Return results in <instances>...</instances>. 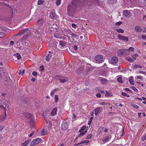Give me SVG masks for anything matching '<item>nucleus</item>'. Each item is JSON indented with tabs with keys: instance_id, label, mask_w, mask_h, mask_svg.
Segmentation results:
<instances>
[{
	"instance_id": "obj_25",
	"label": "nucleus",
	"mask_w": 146,
	"mask_h": 146,
	"mask_svg": "<svg viewBox=\"0 0 146 146\" xmlns=\"http://www.w3.org/2000/svg\"><path fill=\"white\" fill-rule=\"evenodd\" d=\"M89 142V140H84V141H82V142H80L79 143H78V144L77 145H79L81 144H84V143H88Z\"/></svg>"
},
{
	"instance_id": "obj_17",
	"label": "nucleus",
	"mask_w": 146,
	"mask_h": 146,
	"mask_svg": "<svg viewBox=\"0 0 146 146\" xmlns=\"http://www.w3.org/2000/svg\"><path fill=\"white\" fill-rule=\"evenodd\" d=\"M100 82L104 85H105L108 83V81L105 78H102L101 79Z\"/></svg>"
},
{
	"instance_id": "obj_20",
	"label": "nucleus",
	"mask_w": 146,
	"mask_h": 146,
	"mask_svg": "<svg viewBox=\"0 0 146 146\" xmlns=\"http://www.w3.org/2000/svg\"><path fill=\"white\" fill-rule=\"evenodd\" d=\"M31 141V139H28L24 143H22V146H26L27 145H28V144Z\"/></svg>"
},
{
	"instance_id": "obj_8",
	"label": "nucleus",
	"mask_w": 146,
	"mask_h": 146,
	"mask_svg": "<svg viewBox=\"0 0 146 146\" xmlns=\"http://www.w3.org/2000/svg\"><path fill=\"white\" fill-rule=\"evenodd\" d=\"M102 109L100 107H98L94 110L95 114L96 115L100 113L102 111Z\"/></svg>"
},
{
	"instance_id": "obj_51",
	"label": "nucleus",
	"mask_w": 146,
	"mask_h": 146,
	"mask_svg": "<svg viewBox=\"0 0 146 146\" xmlns=\"http://www.w3.org/2000/svg\"><path fill=\"white\" fill-rule=\"evenodd\" d=\"M14 43V42L13 41H11L10 42V45L12 46Z\"/></svg>"
},
{
	"instance_id": "obj_36",
	"label": "nucleus",
	"mask_w": 146,
	"mask_h": 146,
	"mask_svg": "<svg viewBox=\"0 0 146 146\" xmlns=\"http://www.w3.org/2000/svg\"><path fill=\"white\" fill-rule=\"evenodd\" d=\"M146 139V133L144 134L141 137V140L143 141Z\"/></svg>"
},
{
	"instance_id": "obj_52",
	"label": "nucleus",
	"mask_w": 146,
	"mask_h": 146,
	"mask_svg": "<svg viewBox=\"0 0 146 146\" xmlns=\"http://www.w3.org/2000/svg\"><path fill=\"white\" fill-rule=\"evenodd\" d=\"M121 95L124 96H126V94L124 92H122L121 93Z\"/></svg>"
},
{
	"instance_id": "obj_39",
	"label": "nucleus",
	"mask_w": 146,
	"mask_h": 146,
	"mask_svg": "<svg viewBox=\"0 0 146 146\" xmlns=\"http://www.w3.org/2000/svg\"><path fill=\"white\" fill-rule=\"evenodd\" d=\"M131 105L133 107L135 108L136 109H138L139 108V106L135 104H131Z\"/></svg>"
},
{
	"instance_id": "obj_57",
	"label": "nucleus",
	"mask_w": 146,
	"mask_h": 146,
	"mask_svg": "<svg viewBox=\"0 0 146 146\" xmlns=\"http://www.w3.org/2000/svg\"><path fill=\"white\" fill-rule=\"evenodd\" d=\"M31 80L33 82H34L35 81V78H32L31 79Z\"/></svg>"
},
{
	"instance_id": "obj_40",
	"label": "nucleus",
	"mask_w": 146,
	"mask_h": 146,
	"mask_svg": "<svg viewBox=\"0 0 146 146\" xmlns=\"http://www.w3.org/2000/svg\"><path fill=\"white\" fill-rule=\"evenodd\" d=\"M61 0H57L56 2V5L57 6L59 5L61 3Z\"/></svg>"
},
{
	"instance_id": "obj_53",
	"label": "nucleus",
	"mask_w": 146,
	"mask_h": 146,
	"mask_svg": "<svg viewBox=\"0 0 146 146\" xmlns=\"http://www.w3.org/2000/svg\"><path fill=\"white\" fill-rule=\"evenodd\" d=\"M52 125V124L50 122L49 123V125L48 126V127L49 128H51Z\"/></svg>"
},
{
	"instance_id": "obj_32",
	"label": "nucleus",
	"mask_w": 146,
	"mask_h": 146,
	"mask_svg": "<svg viewBox=\"0 0 146 146\" xmlns=\"http://www.w3.org/2000/svg\"><path fill=\"white\" fill-rule=\"evenodd\" d=\"M54 36L56 38H62L61 35H58L57 33H56L54 35Z\"/></svg>"
},
{
	"instance_id": "obj_49",
	"label": "nucleus",
	"mask_w": 146,
	"mask_h": 146,
	"mask_svg": "<svg viewBox=\"0 0 146 146\" xmlns=\"http://www.w3.org/2000/svg\"><path fill=\"white\" fill-rule=\"evenodd\" d=\"M111 2L113 3H115L116 2L117 0H110Z\"/></svg>"
},
{
	"instance_id": "obj_26",
	"label": "nucleus",
	"mask_w": 146,
	"mask_h": 146,
	"mask_svg": "<svg viewBox=\"0 0 146 146\" xmlns=\"http://www.w3.org/2000/svg\"><path fill=\"white\" fill-rule=\"evenodd\" d=\"M47 133V132L46 130L43 129L41 132V134L42 135H44Z\"/></svg>"
},
{
	"instance_id": "obj_4",
	"label": "nucleus",
	"mask_w": 146,
	"mask_h": 146,
	"mask_svg": "<svg viewBox=\"0 0 146 146\" xmlns=\"http://www.w3.org/2000/svg\"><path fill=\"white\" fill-rule=\"evenodd\" d=\"M118 61V59L116 56H113L111 58L110 61H109V62L111 64L115 65L117 63Z\"/></svg>"
},
{
	"instance_id": "obj_63",
	"label": "nucleus",
	"mask_w": 146,
	"mask_h": 146,
	"mask_svg": "<svg viewBox=\"0 0 146 146\" xmlns=\"http://www.w3.org/2000/svg\"><path fill=\"white\" fill-rule=\"evenodd\" d=\"M108 130L107 128H105L104 129V131L105 132H106L108 131Z\"/></svg>"
},
{
	"instance_id": "obj_42",
	"label": "nucleus",
	"mask_w": 146,
	"mask_h": 146,
	"mask_svg": "<svg viewBox=\"0 0 146 146\" xmlns=\"http://www.w3.org/2000/svg\"><path fill=\"white\" fill-rule=\"evenodd\" d=\"M134 68H141L142 67L141 66L139 65H137L136 64L134 66Z\"/></svg>"
},
{
	"instance_id": "obj_30",
	"label": "nucleus",
	"mask_w": 146,
	"mask_h": 146,
	"mask_svg": "<svg viewBox=\"0 0 146 146\" xmlns=\"http://www.w3.org/2000/svg\"><path fill=\"white\" fill-rule=\"evenodd\" d=\"M15 56L17 58V59L18 60H19L21 58L20 55L18 53L15 54Z\"/></svg>"
},
{
	"instance_id": "obj_9",
	"label": "nucleus",
	"mask_w": 146,
	"mask_h": 146,
	"mask_svg": "<svg viewBox=\"0 0 146 146\" xmlns=\"http://www.w3.org/2000/svg\"><path fill=\"white\" fill-rule=\"evenodd\" d=\"M125 50V54H129L134 51V48L133 47H130L128 49Z\"/></svg>"
},
{
	"instance_id": "obj_34",
	"label": "nucleus",
	"mask_w": 146,
	"mask_h": 146,
	"mask_svg": "<svg viewBox=\"0 0 146 146\" xmlns=\"http://www.w3.org/2000/svg\"><path fill=\"white\" fill-rule=\"evenodd\" d=\"M44 1L42 0H38L37 2V4L38 5L42 4L44 3Z\"/></svg>"
},
{
	"instance_id": "obj_3",
	"label": "nucleus",
	"mask_w": 146,
	"mask_h": 146,
	"mask_svg": "<svg viewBox=\"0 0 146 146\" xmlns=\"http://www.w3.org/2000/svg\"><path fill=\"white\" fill-rule=\"evenodd\" d=\"M103 59V58L101 55H98L95 57V60L96 63H100L102 61Z\"/></svg>"
},
{
	"instance_id": "obj_35",
	"label": "nucleus",
	"mask_w": 146,
	"mask_h": 146,
	"mask_svg": "<svg viewBox=\"0 0 146 146\" xmlns=\"http://www.w3.org/2000/svg\"><path fill=\"white\" fill-rule=\"evenodd\" d=\"M116 31L119 33H123L124 32V31L123 30L121 29H116Z\"/></svg>"
},
{
	"instance_id": "obj_54",
	"label": "nucleus",
	"mask_w": 146,
	"mask_h": 146,
	"mask_svg": "<svg viewBox=\"0 0 146 146\" xmlns=\"http://www.w3.org/2000/svg\"><path fill=\"white\" fill-rule=\"evenodd\" d=\"M142 37L143 39L146 40V36L143 35L142 36Z\"/></svg>"
},
{
	"instance_id": "obj_38",
	"label": "nucleus",
	"mask_w": 146,
	"mask_h": 146,
	"mask_svg": "<svg viewBox=\"0 0 146 146\" xmlns=\"http://www.w3.org/2000/svg\"><path fill=\"white\" fill-rule=\"evenodd\" d=\"M143 77L142 76H137L135 77V79H142Z\"/></svg>"
},
{
	"instance_id": "obj_48",
	"label": "nucleus",
	"mask_w": 146,
	"mask_h": 146,
	"mask_svg": "<svg viewBox=\"0 0 146 146\" xmlns=\"http://www.w3.org/2000/svg\"><path fill=\"white\" fill-rule=\"evenodd\" d=\"M72 27L76 29V25L75 24H72Z\"/></svg>"
},
{
	"instance_id": "obj_7",
	"label": "nucleus",
	"mask_w": 146,
	"mask_h": 146,
	"mask_svg": "<svg viewBox=\"0 0 146 146\" xmlns=\"http://www.w3.org/2000/svg\"><path fill=\"white\" fill-rule=\"evenodd\" d=\"M27 116L28 118L31 121V122H34L35 121V118L33 115L31 114H27Z\"/></svg>"
},
{
	"instance_id": "obj_50",
	"label": "nucleus",
	"mask_w": 146,
	"mask_h": 146,
	"mask_svg": "<svg viewBox=\"0 0 146 146\" xmlns=\"http://www.w3.org/2000/svg\"><path fill=\"white\" fill-rule=\"evenodd\" d=\"M32 74L34 76H36L37 74V73L36 72H33L32 73Z\"/></svg>"
},
{
	"instance_id": "obj_64",
	"label": "nucleus",
	"mask_w": 146,
	"mask_h": 146,
	"mask_svg": "<svg viewBox=\"0 0 146 146\" xmlns=\"http://www.w3.org/2000/svg\"><path fill=\"white\" fill-rule=\"evenodd\" d=\"M25 72V70H23L22 72V75H23L24 73Z\"/></svg>"
},
{
	"instance_id": "obj_16",
	"label": "nucleus",
	"mask_w": 146,
	"mask_h": 146,
	"mask_svg": "<svg viewBox=\"0 0 146 146\" xmlns=\"http://www.w3.org/2000/svg\"><path fill=\"white\" fill-rule=\"evenodd\" d=\"M44 20L42 19H39L37 21V25L38 26H41L43 24Z\"/></svg>"
},
{
	"instance_id": "obj_29",
	"label": "nucleus",
	"mask_w": 146,
	"mask_h": 146,
	"mask_svg": "<svg viewBox=\"0 0 146 146\" xmlns=\"http://www.w3.org/2000/svg\"><path fill=\"white\" fill-rule=\"evenodd\" d=\"M117 80L119 83H122L123 82L122 78L121 77H118L117 79Z\"/></svg>"
},
{
	"instance_id": "obj_45",
	"label": "nucleus",
	"mask_w": 146,
	"mask_h": 146,
	"mask_svg": "<svg viewBox=\"0 0 146 146\" xmlns=\"http://www.w3.org/2000/svg\"><path fill=\"white\" fill-rule=\"evenodd\" d=\"M5 35V34L1 32H0V38L3 37Z\"/></svg>"
},
{
	"instance_id": "obj_6",
	"label": "nucleus",
	"mask_w": 146,
	"mask_h": 146,
	"mask_svg": "<svg viewBox=\"0 0 146 146\" xmlns=\"http://www.w3.org/2000/svg\"><path fill=\"white\" fill-rule=\"evenodd\" d=\"M25 32H26V33H30V32L28 30V29L27 28H26L25 29H24L21 30L20 32H19L16 35L17 36L18 35H21L22 34L24 33Z\"/></svg>"
},
{
	"instance_id": "obj_15",
	"label": "nucleus",
	"mask_w": 146,
	"mask_h": 146,
	"mask_svg": "<svg viewBox=\"0 0 146 146\" xmlns=\"http://www.w3.org/2000/svg\"><path fill=\"white\" fill-rule=\"evenodd\" d=\"M56 77L58 80H60L61 83H64L67 81L66 79L62 78L61 77L59 76H56Z\"/></svg>"
},
{
	"instance_id": "obj_62",
	"label": "nucleus",
	"mask_w": 146,
	"mask_h": 146,
	"mask_svg": "<svg viewBox=\"0 0 146 146\" xmlns=\"http://www.w3.org/2000/svg\"><path fill=\"white\" fill-rule=\"evenodd\" d=\"M136 82L137 83H138L139 84H141V83L140 82L139 80H137Z\"/></svg>"
},
{
	"instance_id": "obj_43",
	"label": "nucleus",
	"mask_w": 146,
	"mask_h": 146,
	"mask_svg": "<svg viewBox=\"0 0 146 146\" xmlns=\"http://www.w3.org/2000/svg\"><path fill=\"white\" fill-rule=\"evenodd\" d=\"M74 49L75 50L74 52L75 53H76L77 52V47L75 45L73 47Z\"/></svg>"
},
{
	"instance_id": "obj_24",
	"label": "nucleus",
	"mask_w": 146,
	"mask_h": 146,
	"mask_svg": "<svg viewBox=\"0 0 146 146\" xmlns=\"http://www.w3.org/2000/svg\"><path fill=\"white\" fill-rule=\"evenodd\" d=\"M56 15L55 14L54 12H51L50 14V17L52 19H53Z\"/></svg>"
},
{
	"instance_id": "obj_1",
	"label": "nucleus",
	"mask_w": 146,
	"mask_h": 146,
	"mask_svg": "<svg viewBox=\"0 0 146 146\" xmlns=\"http://www.w3.org/2000/svg\"><path fill=\"white\" fill-rule=\"evenodd\" d=\"M42 140L41 139L38 138L33 140L31 142L30 146H33L38 144Z\"/></svg>"
},
{
	"instance_id": "obj_44",
	"label": "nucleus",
	"mask_w": 146,
	"mask_h": 146,
	"mask_svg": "<svg viewBox=\"0 0 146 146\" xmlns=\"http://www.w3.org/2000/svg\"><path fill=\"white\" fill-rule=\"evenodd\" d=\"M92 135L91 134H90L88 135L86 139H89L92 138Z\"/></svg>"
},
{
	"instance_id": "obj_33",
	"label": "nucleus",
	"mask_w": 146,
	"mask_h": 146,
	"mask_svg": "<svg viewBox=\"0 0 146 146\" xmlns=\"http://www.w3.org/2000/svg\"><path fill=\"white\" fill-rule=\"evenodd\" d=\"M126 59L128 61L131 62H133V61L132 59L130 57H126Z\"/></svg>"
},
{
	"instance_id": "obj_19",
	"label": "nucleus",
	"mask_w": 146,
	"mask_h": 146,
	"mask_svg": "<svg viewBox=\"0 0 146 146\" xmlns=\"http://www.w3.org/2000/svg\"><path fill=\"white\" fill-rule=\"evenodd\" d=\"M57 109L56 108H54L51 112V115L52 116H55L57 114Z\"/></svg>"
},
{
	"instance_id": "obj_46",
	"label": "nucleus",
	"mask_w": 146,
	"mask_h": 146,
	"mask_svg": "<svg viewBox=\"0 0 146 146\" xmlns=\"http://www.w3.org/2000/svg\"><path fill=\"white\" fill-rule=\"evenodd\" d=\"M96 96L98 98H100L101 97V94L99 93H98L96 94Z\"/></svg>"
},
{
	"instance_id": "obj_56",
	"label": "nucleus",
	"mask_w": 146,
	"mask_h": 146,
	"mask_svg": "<svg viewBox=\"0 0 146 146\" xmlns=\"http://www.w3.org/2000/svg\"><path fill=\"white\" fill-rule=\"evenodd\" d=\"M139 72L140 73H142V74H145V72H144V71H139Z\"/></svg>"
},
{
	"instance_id": "obj_27",
	"label": "nucleus",
	"mask_w": 146,
	"mask_h": 146,
	"mask_svg": "<svg viewBox=\"0 0 146 146\" xmlns=\"http://www.w3.org/2000/svg\"><path fill=\"white\" fill-rule=\"evenodd\" d=\"M67 32L70 35H71L73 37H75L76 36V35L71 33V31H70V30H68Z\"/></svg>"
},
{
	"instance_id": "obj_18",
	"label": "nucleus",
	"mask_w": 146,
	"mask_h": 146,
	"mask_svg": "<svg viewBox=\"0 0 146 146\" xmlns=\"http://www.w3.org/2000/svg\"><path fill=\"white\" fill-rule=\"evenodd\" d=\"M49 54H48L46 57V61H48L49 60V59L52 56V53L51 51L49 52Z\"/></svg>"
},
{
	"instance_id": "obj_55",
	"label": "nucleus",
	"mask_w": 146,
	"mask_h": 146,
	"mask_svg": "<svg viewBox=\"0 0 146 146\" xmlns=\"http://www.w3.org/2000/svg\"><path fill=\"white\" fill-rule=\"evenodd\" d=\"M34 132H34V131H33L32 133H31L30 134V135H29V137H31L33 136V135L34 134Z\"/></svg>"
},
{
	"instance_id": "obj_21",
	"label": "nucleus",
	"mask_w": 146,
	"mask_h": 146,
	"mask_svg": "<svg viewBox=\"0 0 146 146\" xmlns=\"http://www.w3.org/2000/svg\"><path fill=\"white\" fill-rule=\"evenodd\" d=\"M135 30L138 32H140L141 31L142 29L139 26H136L135 28Z\"/></svg>"
},
{
	"instance_id": "obj_2",
	"label": "nucleus",
	"mask_w": 146,
	"mask_h": 146,
	"mask_svg": "<svg viewBox=\"0 0 146 146\" xmlns=\"http://www.w3.org/2000/svg\"><path fill=\"white\" fill-rule=\"evenodd\" d=\"M86 127V125H83L81 129L79 130V131L80 133L78 135V137L83 136L87 133V131L86 130L83 131L85 129Z\"/></svg>"
},
{
	"instance_id": "obj_58",
	"label": "nucleus",
	"mask_w": 146,
	"mask_h": 146,
	"mask_svg": "<svg viewBox=\"0 0 146 146\" xmlns=\"http://www.w3.org/2000/svg\"><path fill=\"white\" fill-rule=\"evenodd\" d=\"M3 126H0V131L2 130L3 128Z\"/></svg>"
},
{
	"instance_id": "obj_12",
	"label": "nucleus",
	"mask_w": 146,
	"mask_h": 146,
	"mask_svg": "<svg viewBox=\"0 0 146 146\" xmlns=\"http://www.w3.org/2000/svg\"><path fill=\"white\" fill-rule=\"evenodd\" d=\"M123 15L127 17H131L132 14L128 11L126 10L124 11L123 12Z\"/></svg>"
},
{
	"instance_id": "obj_60",
	"label": "nucleus",
	"mask_w": 146,
	"mask_h": 146,
	"mask_svg": "<svg viewBox=\"0 0 146 146\" xmlns=\"http://www.w3.org/2000/svg\"><path fill=\"white\" fill-rule=\"evenodd\" d=\"M100 92L102 94H104L105 93V91H103L100 90Z\"/></svg>"
},
{
	"instance_id": "obj_5",
	"label": "nucleus",
	"mask_w": 146,
	"mask_h": 146,
	"mask_svg": "<svg viewBox=\"0 0 146 146\" xmlns=\"http://www.w3.org/2000/svg\"><path fill=\"white\" fill-rule=\"evenodd\" d=\"M69 124L65 121L63 122L62 124V128L64 130L66 129L68 127Z\"/></svg>"
},
{
	"instance_id": "obj_23",
	"label": "nucleus",
	"mask_w": 146,
	"mask_h": 146,
	"mask_svg": "<svg viewBox=\"0 0 146 146\" xmlns=\"http://www.w3.org/2000/svg\"><path fill=\"white\" fill-rule=\"evenodd\" d=\"M129 82L130 83L132 84H134L133 79V77H130L129 78Z\"/></svg>"
},
{
	"instance_id": "obj_28",
	"label": "nucleus",
	"mask_w": 146,
	"mask_h": 146,
	"mask_svg": "<svg viewBox=\"0 0 146 146\" xmlns=\"http://www.w3.org/2000/svg\"><path fill=\"white\" fill-rule=\"evenodd\" d=\"M58 88H56L54 90H53L52 92H51L50 93V95L52 96H53L54 94V93L58 90Z\"/></svg>"
},
{
	"instance_id": "obj_37",
	"label": "nucleus",
	"mask_w": 146,
	"mask_h": 146,
	"mask_svg": "<svg viewBox=\"0 0 146 146\" xmlns=\"http://www.w3.org/2000/svg\"><path fill=\"white\" fill-rule=\"evenodd\" d=\"M55 100V102L57 103L58 100V95H56L54 97Z\"/></svg>"
},
{
	"instance_id": "obj_10",
	"label": "nucleus",
	"mask_w": 146,
	"mask_h": 146,
	"mask_svg": "<svg viewBox=\"0 0 146 146\" xmlns=\"http://www.w3.org/2000/svg\"><path fill=\"white\" fill-rule=\"evenodd\" d=\"M109 141V139L108 138V137L106 136L104 137L102 139V141L103 142H102V141L101 140L99 142V143H100L101 144H102L104 143H106Z\"/></svg>"
},
{
	"instance_id": "obj_14",
	"label": "nucleus",
	"mask_w": 146,
	"mask_h": 146,
	"mask_svg": "<svg viewBox=\"0 0 146 146\" xmlns=\"http://www.w3.org/2000/svg\"><path fill=\"white\" fill-rule=\"evenodd\" d=\"M66 46L65 42L62 41L60 42L58 47L60 48H64Z\"/></svg>"
},
{
	"instance_id": "obj_31",
	"label": "nucleus",
	"mask_w": 146,
	"mask_h": 146,
	"mask_svg": "<svg viewBox=\"0 0 146 146\" xmlns=\"http://www.w3.org/2000/svg\"><path fill=\"white\" fill-rule=\"evenodd\" d=\"M133 58L134 60H136V58L138 56V55L137 54H135L131 56Z\"/></svg>"
},
{
	"instance_id": "obj_13",
	"label": "nucleus",
	"mask_w": 146,
	"mask_h": 146,
	"mask_svg": "<svg viewBox=\"0 0 146 146\" xmlns=\"http://www.w3.org/2000/svg\"><path fill=\"white\" fill-rule=\"evenodd\" d=\"M117 54L118 55L121 56L122 55H126L125 54V50H120L118 51Z\"/></svg>"
},
{
	"instance_id": "obj_41",
	"label": "nucleus",
	"mask_w": 146,
	"mask_h": 146,
	"mask_svg": "<svg viewBox=\"0 0 146 146\" xmlns=\"http://www.w3.org/2000/svg\"><path fill=\"white\" fill-rule=\"evenodd\" d=\"M132 89L134 91L136 92H138V90L136 88L134 87H131Z\"/></svg>"
},
{
	"instance_id": "obj_22",
	"label": "nucleus",
	"mask_w": 146,
	"mask_h": 146,
	"mask_svg": "<svg viewBox=\"0 0 146 146\" xmlns=\"http://www.w3.org/2000/svg\"><path fill=\"white\" fill-rule=\"evenodd\" d=\"M105 96H106L107 97H111L112 96V94L110 92L106 91Z\"/></svg>"
},
{
	"instance_id": "obj_61",
	"label": "nucleus",
	"mask_w": 146,
	"mask_h": 146,
	"mask_svg": "<svg viewBox=\"0 0 146 146\" xmlns=\"http://www.w3.org/2000/svg\"><path fill=\"white\" fill-rule=\"evenodd\" d=\"M125 91H128L129 90V88H126L125 89Z\"/></svg>"
},
{
	"instance_id": "obj_59",
	"label": "nucleus",
	"mask_w": 146,
	"mask_h": 146,
	"mask_svg": "<svg viewBox=\"0 0 146 146\" xmlns=\"http://www.w3.org/2000/svg\"><path fill=\"white\" fill-rule=\"evenodd\" d=\"M100 104L101 105H103L105 104V103L104 102H102L100 103Z\"/></svg>"
},
{
	"instance_id": "obj_11",
	"label": "nucleus",
	"mask_w": 146,
	"mask_h": 146,
	"mask_svg": "<svg viewBox=\"0 0 146 146\" xmlns=\"http://www.w3.org/2000/svg\"><path fill=\"white\" fill-rule=\"evenodd\" d=\"M117 37L119 39L123 41H128V38L127 37L123 36L120 35H118Z\"/></svg>"
},
{
	"instance_id": "obj_47",
	"label": "nucleus",
	"mask_w": 146,
	"mask_h": 146,
	"mask_svg": "<svg viewBox=\"0 0 146 146\" xmlns=\"http://www.w3.org/2000/svg\"><path fill=\"white\" fill-rule=\"evenodd\" d=\"M122 23V22H119L116 23V25L117 26H119Z\"/></svg>"
}]
</instances>
